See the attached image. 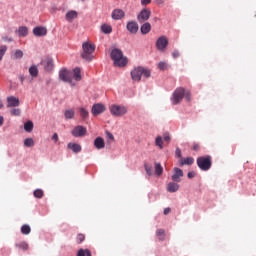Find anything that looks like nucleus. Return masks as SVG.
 Wrapping results in <instances>:
<instances>
[{
	"mask_svg": "<svg viewBox=\"0 0 256 256\" xmlns=\"http://www.w3.org/2000/svg\"><path fill=\"white\" fill-rule=\"evenodd\" d=\"M110 56L112 61H114L115 67H125L128 63L127 57L123 56V51L119 48L113 49Z\"/></svg>",
	"mask_w": 256,
	"mask_h": 256,
	"instance_id": "nucleus-1",
	"label": "nucleus"
},
{
	"mask_svg": "<svg viewBox=\"0 0 256 256\" xmlns=\"http://www.w3.org/2000/svg\"><path fill=\"white\" fill-rule=\"evenodd\" d=\"M141 77H145L146 79H149V77H151V70L138 66L137 68H134L131 71L132 81H136L139 83V81H141Z\"/></svg>",
	"mask_w": 256,
	"mask_h": 256,
	"instance_id": "nucleus-2",
	"label": "nucleus"
},
{
	"mask_svg": "<svg viewBox=\"0 0 256 256\" xmlns=\"http://www.w3.org/2000/svg\"><path fill=\"white\" fill-rule=\"evenodd\" d=\"M83 52L81 54L82 59L85 61L93 60V53H95V45L90 44L89 42H85L82 44Z\"/></svg>",
	"mask_w": 256,
	"mask_h": 256,
	"instance_id": "nucleus-3",
	"label": "nucleus"
},
{
	"mask_svg": "<svg viewBox=\"0 0 256 256\" xmlns=\"http://www.w3.org/2000/svg\"><path fill=\"white\" fill-rule=\"evenodd\" d=\"M196 163L201 171H209L213 165L211 156H200L197 158Z\"/></svg>",
	"mask_w": 256,
	"mask_h": 256,
	"instance_id": "nucleus-4",
	"label": "nucleus"
},
{
	"mask_svg": "<svg viewBox=\"0 0 256 256\" xmlns=\"http://www.w3.org/2000/svg\"><path fill=\"white\" fill-rule=\"evenodd\" d=\"M59 80L63 81L64 83H69L72 87L75 86L73 83V72L63 68L59 71Z\"/></svg>",
	"mask_w": 256,
	"mask_h": 256,
	"instance_id": "nucleus-5",
	"label": "nucleus"
},
{
	"mask_svg": "<svg viewBox=\"0 0 256 256\" xmlns=\"http://www.w3.org/2000/svg\"><path fill=\"white\" fill-rule=\"evenodd\" d=\"M111 115L114 117H123V115L127 114V107L121 105H111L109 107Z\"/></svg>",
	"mask_w": 256,
	"mask_h": 256,
	"instance_id": "nucleus-6",
	"label": "nucleus"
},
{
	"mask_svg": "<svg viewBox=\"0 0 256 256\" xmlns=\"http://www.w3.org/2000/svg\"><path fill=\"white\" fill-rule=\"evenodd\" d=\"M183 97H185V88L179 87L173 93L172 103L173 105H179L181 101H183Z\"/></svg>",
	"mask_w": 256,
	"mask_h": 256,
	"instance_id": "nucleus-7",
	"label": "nucleus"
},
{
	"mask_svg": "<svg viewBox=\"0 0 256 256\" xmlns=\"http://www.w3.org/2000/svg\"><path fill=\"white\" fill-rule=\"evenodd\" d=\"M167 45H169V39L166 36H160L156 41V49L162 53L167 49Z\"/></svg>",
	"mask_w": 256,
	"mask_h": 256,
	"instance_id": "nucleus-8",
	"label": "nucleus"
},
{
	"mask_svg": "<svg viewBox=\"0 0 256 256\" xmlns=\"http://www.w3.org/2000/svg\"><path fill=\"white\" fill-rule=\"evenodd\" d=\"M150 17H151V10L144 8L138 14L137 19L139 23H145V21H149Z\"/></svg>",
	"mask_w": 256,
	"mask_h": 256,
	"instance_id": "nucleus-9",
	"label": "nucleus"
},
{
	"mask_svg": "<svg viewBox=\"0 0 256 256\" xmlns=\"http://www.w3.org/2000/svg\"><path fill=\"white\" fill-rule=\"evenodd\" d=\"M105 109H106L105 105L101 103H97L92 106L91 113L92 115H94V117H97V115H101V113H105Z\"/></svg>",
	"mask_w": 256,
	"mask_h": 256,
	"instance_id": "nucleus-10",
	"label": "nucleus"
},
{
	"mask_svg": "<svg viewBox=\"0 0 256 256\" xmlns=\"http://www.w3.org/2000/svg\"><path fill=\"white\" fill-rule=\"evenodd\" d=\"M71 133L73 137H85V135H87V128L83 126H76Z\"/></svg>",
	"mask_w": 256,
	"mask_h": 256,
	"instance_id": "nucleus-11",
	"label": "nucleus"
},
{
	"mask_svg": "<svg viewBox=\"0 0 256 256\" xmlns=\"http://www.w3.org/2000/svg\"><path fill=\"white\" fill-rule=\"evenodd\" d=\"M6 101H7V107L9 109H11L13 107H19V105H21L19 98L15 97V96H8Z\"/></svg>",
	"mask_w": 256,
	"mask_h": 256,
	"instance_id": "nucleus-12",
	"label": "nucleus"
},
{
	"mask_svg": "<svg viewBox=\"0 0 256 256\" xmlns=\"http://www.w3.org/2000/svg\"><path fill=\"white\" fill-rule=\"evenodd\" d=\"M126 29L132 35H135L137 33V31H139V24H137V22H135V21H130L127 23Z\"/></svg>",
	"mask_w": 256,
	"mask_h": 256,
	"instance_id": "nucleus-13",
	"label": "nucleus"
},
{
	"mask_svg": "<svg viewBox=\"0 0 256 256\" xmlns=\"http://www.w3.org/2000/svg\"><path fill=\"white\" fill-rule=\"evenodd\" d=\"M33 34L35 37H45V35H47V28L43 26H37L33 29Z\"/></svg>",
	"mask_w": 256,
	"mask_h": 256,
	"instance_id": "nucleus-14",
	"label": "nucleus"
},
{
	"mask_svg": "<svg viewBox=\"0 0 256 256\" xmlns=\"http://www.w3.org/2000/svg\"><path fill=\"white\" fill-rule=\"evenodd\" d=\"M183 177V170L181 168H174V174L172 175V181L175 183H181V178Z\"/></svg>",
	"mask_w": 256,
	"mask_h": 256,
	"instance_id": "nucleus-15",
	"label": "nucleus"
},
{
	"mask_svg": "<svg viewBox=\"0 0 256 256\" xmlns=\"http://www.w3.org/2000/svg\"><path fill=\"white\" fill-rule=\"evenodd\" d=\"M111 17L115 21H119V19H123V17H125V12L122 9H115L112 11Z\"/></svg>",
	"mask_w": 256,
	"mask_h": 256,
	"instance_id": "nucleus-16",
	"label": "nucleus"
},
{
	"mask_svg": "<svg viewBox=\"0 0 256 256\" xmlns=\"http://www.w3.org/2000/svg\"><path fill=\"white\" fill-rule=\"evenodd\" d=\"M42 65H44L45 71H53V67H55V65L53 64L52 58H46L42 62Z\"/></svg>",
	"mask_w": 256,
	"mask_h": 256,
	"instance_id": "nucleus-17",
	"label": "nucleus"
},
{
	"mask_svg": "<svg viewBox=\"0 0 256 256\" xmlns=\"http://www.w3.org/2000/svg\"><path fill=\"white\" fill-rule=\"evenodd\" d=\"M94 147L96 149H105V140L102 137H97L94 140Z\"/></svg>",
	"mask_w": 256,
	"mask_h": 256,
	"instance_id": "nucleus-18",
	"label": "nucleus"
},
{
	"mask_svg": "<svg viewBox=\"0 0 256 256\" xmlns=\"http://www.w3.org/2000/svg\"><path fill=\"white\" fill-rule=\"evenodd\" d=\"M167 191L168 193H177V191H179V184H177L176 182L168 183Z\"/></svg>",
	"mask_w": 256,
	"mask_h": 256,
	"instance_id": "nucleus-19",
	"label": "nucleus"
},
{
	"mask_svg": "<svg viewBox=\"0 0 256 256\" xmlns=\"http://www.w3.org/2000/svg\"><path fill=\"white\" fill-rule=\"evenodd\" d=\"M16 33L19 35V37H27L29 34V29L26 26H20L18 30H16Z\"/></svg>",
	"mask_w": 256,
	"mask_h": 256,
	"instance_id": "nucleus-20",
	"label": "nucleus"
},
{
	"mask_svg": "<svg viewBox=\"0 0 256 256\" xmlns=\"http://www.w3.org/2000/svg\"><path fill=\"white\" fill-rule=\"evenodd\" d=\"M68 149H71V151H73V153H81V145L77 144V143H68L67 145Z\"/></svg>",
	"mask_w": 256,
	"mask_h": 256,
	"instance_id": "nucleus-21",
	"label": "nucleus"
},
{
	"mask_svg": "<svg viewBox=\"0 0 256 256\" xmlns=\"http://www.w3.org/2000/svg\"><path fill=\"white\" fill-rule=\"evenodd\" d=\"M140 31H141L142 35H147L148 33H150V31H151V23H149V22L144 23L141 26Z\"/></svg>",
	"mask_w": 256,
	"mask_h": 256,
	"instance_id": "nucleus-22",
	"label": "nucleus"
},
{
	"mask_svg": "<svg viewBox=\"0 0 256 256\" xmlns=\"http://www.w3.org/2000/svg\"><path fill=\"white\" fill-rule=\"evenodd\" d=\"M195 163V159L193 157H187L179 162L180 167L183 165H193Z\"/></svg>",
	"mask_w": 256,
	"mask_h": 256,
	"instance_id": "nucleus-23",
	"label": "nucleus"
},
{
	"mask_svg": "<svg viewBox=\"0 0 256 256\" xmlns=\"http://www.w3.org/2000/svg\"><path fill=\"white\" fill-rule=\"evenodd\" d=\"M73 19H77V11L71 10L66 14V21H73Z\"/></svg>",
	"mask_w": 256,
	"mask_h": 256,
	"instance_id": "nucleus-24",
	"label": "nucleus"
},
{
	"mask_svg": "<svg viewBox=\"0 0 256 256\" xmlns=\"http://www.w3.org/2000/svg\"><path fill=\"white\" fill-rule=\"evenodd\" d=\"M15 247L20 251H27V249H29V244H27V242H18L15 244Z\"/></svg>",
	"mask_w": 256,
	"mask_h": 256,
	"instance_id": "nucleus-25",
	"label": "nucleus"
},
{
	"mask_svg": "<svg viewBox=\"0 0 256 256\" xmlns=\"http://www.w3.org/2000/svg\"><path fill=\"white\" fill-rule=\"evenodd\" d=\"M102 33H105L106 35H109L113 32V28L109 24H104L101 26Z\"/></svg>",
	"mask_w": 256,
	"mask_h": 256,
	"instance_id": "nucleus-26",
	"label": "nucleus"
},
{
	"mask_svg": "<svg viewBox=\"0 0 256 256\" xmlns=\"http://www.w3.org/2000/svg\"><path fill=\"white\" fill-rule=\"evenodd\" d=\"M29 74L31 77H38L39 75V68L37 66L33 65L29 68Z\"/></svg>",
	"mask_w": 256,
	"mask_h": 256,
	"instance_id": "nucleus-27",
	"label": "nucleus"
},
{
	"mask_svg": "<svg viewBox=\"0 0 256 256\" xmlns=\"http://www.w3.org/2000/svg\"><path fill=\"white\" fill-rule=\"evenodd\" d=\"M73 77L75 79V81H81V68H74L73 70Z\"/></svg>",
	"mask_w": 256,
	"mask_h": 256,
	"instance_id": "nucleus-28",
	"label": "nucleus"
},
{
	"mask_svg": "<svg viewBox=\"0 0 256 256\" xmlns=\"http://www.w3.org/2000/svg\"><path fill=\"white\" fill-rule=\"evenodd\" d=\"M65 119H73L75 117V110L68 109L64 112Z\"/></svg>",
	"mask_w": 256,
	"mask_h": 256,
	"instance_id": "nucleus-29",
	"label": "nucleus"
},
{
	"mask_svg": "<svg viewBox=\"0 0 256 256\" xmlns=\"http://www.w3.org/2000/svg\"><path fill=\"white\" fill-rule=\"evenodd\" d=\"M21 233L22 235H29V233H31V226H29V224L22 225Z\"/></svg>",
	"mask_w": 256,
	"mask_h": 256,
	"instance_id": "nucleus-30",
	"label": "nucleus"
},
{
	"mask_svg": "<svg viewBox=\"0 0 256 256\" xmlns=\"http://www.w3.org/2000/svg\"><path fill=\"white\" fill-rule=\"evenodd\" d=\"M155 174L160 177V175H163V166H161V163H155Z\"/></svg>",
	"mask_w": 256,
	"mask_h": 256,
	"instance_id": "nucleus-31",
	"label": "nucleus"
},
{
	"mask_svg": "<svg viewBox=\"0 0 256 256\" xmlns=\"http://www.w3.org/2000/svg\"><path fill=\"white\" fill-rule=\"evenodd\" d=\"M33 121H27L25 124H24V129L27 133H31V131H33Z\"/></svg>",
	"mask_w": 256,
	"mask_h": 256,
	"instance_id": "nucleus-32",
	"label": "nucleus"
},
{
	"mask_svg": "<svg viewBox=\"0 0 256 256\" xmlns=\"http://www.w3.org/2000/svg\"><path fill=\"white\" fill-rule=\"evenodd\" d=\"M80 116L82 117V119H89V111L85 108H80Z\"/></svg>",
	"mask_w": 256,
	"mask_h": 256,
	"instance_id": "nucleus-33",
	"label": "nucleus"
},
{
	"mask_svg": "<svg viewBox=\"0 0 256 256\" xmlns=\"http://www.w3.org/2000/svg\"><path fill=\"white\" fill-rule=\"evenodd\" d=\"M157 237H159V241H165V230L164 229H158L156 231Z\"/></svg>",
	"mask_w": 256,
	"mask_h": 256,
	"instance_id": "nucleus-34",
	"label": "nucleus"
},
{
	"mask_svg": "<svg viewBox=\"0 0 256 256\" xmlns=\"http://www.w3.org/2000/svg\"><path fill=\"white\" fill-rule=\"evenodd\" d=\"M34 145H35V141L33 140V138H26L24 140L25 147H33Z\"/></svg>",
	"mask_w": 256,
	"mask_h": 256,
	"instance_id": "nucleus-35",
	"label": "nucleus"
},
{
	"mask_svg": "<svg viewBox=\"0 0 256 256\" xmlns=\"http://www.w3.org/2000/svg\"><path fill=\"white\" fill-rule=\"evenodd\" d=\"M77 256H91V251L89 249H80Z\"/></svg>",
	"mask_w": 256,
	"mask_h": 256,
	"instance_id": "nucleus-36",
	"label": "nucleus"
},
{
	"mask_svg": "<svg viewBox=\"0 0 256 256\" xmlns=\"http://www.w3.org/2000/svg\"><path fill=\"white\" fill-rule=\"evenodd\" d=\"M155 145L159 147V149H163V138L161 136L156 137Z\"/></svg>",
	"mask_w": 256,
	"mask_h": 256,
	"instance_id": "nucleus-37",
	"label": "nucleus"
},
{
	"mask_svg": "<svg viewBox=\"0 0 256 256\" xmlns=\"http://www.w3.org/2000/svg\"><path fill=\"white\" fill-rule=\"evenodd\" d=\"M43 195H44V192L41 189H36L34 191V197H36V199H42Z\"/></svg>",
	"mask_w": 256,
	"mask_h": 256,
	"instance_id": "nucleus-38",
	"label": "nucleus"
},
{
	"mask_svg": "<svg viewBox=\"0 0 256 256\" xmlns=\"http://www.w3.org/2000/svg\"><path fill=\"white\" fill-rule=\"evenodd\" d=\"M10 114H11L13 117H19V115H21V109H19V108H13V109L10 111Z\"/></svg>",
	"mask_w": 256,
	"mask_h": 256,
	"instance_id": "nucleus-39",
	"label": "nucleus"
},
{
	"mask_svg": "<svg viewBox=\"0 0 256 256\" xmlns=\"http://www.w3.org/2000/svg\"><path fill=\"white\" fill-rule=\"evenodd\" d=\"M5 53H7V46H1L0 47V61L3 60Z\"/></svg>",
	"mask_w": 256,
	"mask_h": 256,
	"instance_id": "nucleus-40",
	"label": "nucleus"
},
{
	"mask_svg": "<svg viewBox=\"0 0 256 256\" xmlns=\"http://www.w3.org/2000/svg\"><path fill=\"white\" fill-rule=\"evenodd\" d=\"M145 171H146V173H147V175H153V169L151 168V166H149V165H147V164H145Z\"/></svg>",
	"mask_w": 256,
	"mask_h": 256,
	"instance_id": "nucleus-41",
	"label": "nucleus"
},
{
	"mask_svg": "<svg viewBox=\"0 0 256 256\" xmlns=\"http://www.w3.org/2000/svg\"><path fill=\"white\" fill-rule=\"evenodd\" d=\"M158 69H160V71H165V69H167V64L165 62H159Z\"/></svg>",
	"mask_w": 256,
	"mask_h": 256,
	"instance_id": "nucleus-42",
	"label": "nucleus"
},
{
	"mask_svg": "<svg viewBox=\"0 0 256 256\" xmlns=\"http://www.w3.org/2000/svg\"><path fill=\"white\" fill-rule=\"evenodd\" d=\"M184 97L186 101H191V92L189 90H184Z\"/></svg>",
	"mask_w": 256,
	"mask_h": 256,
	"instance_id": "nucleus-43",
	"label": "nucleus"
},
{
	"mask_svg": "<svg viewBox=\"0 0 256 256\" xmlns=\"http://www.w3.org/2000/svg\"><path fill=\"white\" fill-rule=\"evenodd\" d=\"M15 59H21L23 57V51L17 50L14 54Z\"/></svg>",
	"mask_w": 256,
	"mask_h": 256,
	"instance_id": "nucleus-44",
	"label": "nucleus"
},
{
	"mask_svg": "<svg viewBox=\"0 0 256 256\" xmlns=\"http://www.w3.org/2000/svg\"><path fill=\"white\" fill-rule=\"evenodd\" d=\"M76 239H77V243H81L82 241H85V235L78 234Z\"/></svg>",
	"mask_w": 256,
	"mask_h": 256,
	"instance_id": "nucleus-45",
	"label": "nucleus"
},
{
	"mask_svg": "<svg viewBox=\"0 0 256 256\" xmlns=\"http://www.w3.org/2000/svg\"><path fill=\"white\" fill-rule=\"evenodd\" d=\"M106 137L110 141H115V136H113V134L111 132H106Z\"/></svg>",
	"mask_w": 256,
	"mask_h": 256,
	"instance_id": "nucleus-46",
	"label": "nucleus"
},
{
	"mask_svg": "<svg viewBox=\"0 0 256 256\" xmlns=\"http://www.w3.org/2000/svg\"><path fill=\"white\" fill-rule=\"evenodd\" d=\"M179 56H180V53H179L177 50H174V51L172 52V57H173V59H177V58H179Z\"/></svg>",
	"mask_w": 256,
	"mask_h": 256,
	"instance_id": "nucleus-47",
	"label": "nucleus"
},
{
	"mask_svg": "<svg viewBox=\"0 0 256 256\" xmlns=\"http://www.w3.org/2000/svg\"><path fill=\"white\" fill-rule=\"evenodd\" d=\"M52 141H54V143H57V141H59V135H57V133L53 134Z\"/></svg>",
	"mask_w": 256,
	"mask_h": 256,
	"instance_id": "nucleus-48",
	"label": "nucleus"
},
{
	"mask_svg": "<svg viewBox=\"0 0 256 256\" xmlns=\"http://www.w3.org/2000/svg\"><path fill=\"white\" fill-rule=\"evenodd\" d=\"M195 175H197V174L192 171V172H188L187 177H188V179H193L195 177Z\"/></svg>",
	"mask_w": 256,
	"mask_h": 256,
	"instance_id": "nucleus-49",
	"label": "nucleus"
},
{
	"mask_svg": "<svg viewBox=\"0 0 256 256\" xmlns=\"http://www.w3.org/2000/svg\"><path fill=\"white\" fill-rule=\"evenodd\" d=\"M151 3V0H141V5L147 6Z\"/></svg>",
	"mask_w": 256,
	"mask_h": 256,
	"instance_id": "nucleus-50",
	"label": "nucleus"
},
{
	"mask_svg": "<svg viewBox=\"0 0 256 256\" xmlns=\"http://www.w3.org/2000/svg\"><path fill=\"white\" fill-rule=\"evenodd\" d=\"M163 213L164 215H169L171 213V208H165Z\"/></svg>",
	"mask_w": 256,
	"mask_h": 256,
	"instance_id": "nucleus-51",
	"label": "nucleus"
},
{
	"mask_svg": "<svg viewBox=\"0 0 256 256\" xmlns=\"http://www.w3.org/2000/svg\"><path fill=\"white\" fill-rule=\"evenodd\" d=\"M164 141L170 142L171 141V137H169V135L164 136Z\"/></svg>",
	"mask_w": 256,
	"mask_h": 256,
	"instance_id": "nucleus-52",
	"label": "nucleus"
},
{
	"mask_svg": "<svg viewBox=\"0 0 256 256\" xmlns=\"http://www.w3.org/2000/svg\"><path fill=\"white\" fill-rule=\"evenodd\" d=\"M176 155L178 157H181V149H179V148L176 149Z\"/></svg>",
	"mask_w": 256,
	"mask_h": 256,
	"instance_id": "nucleus-53",
	"label": "nucleus"
},
{
	"mask_svg": "<svg viewBox=\"0 0 256 256\" xmlns=\"http://www.w3.org/2000/svg\"><path fill=\"white\" fill-rule=\"evenodd\" d=\"M193 150H194V151H199V144H195V145L193 146Z\"/></svg>",
	"mask_w": 256,
	"mask_h": 256,
	"instance_id": "nucleus-54",
	"label": "nucleus"
},
{
	"mask_svg": "<svg viewBox=\"0 0 256 256\" xmlns=\"http://www.w3.org/2000/svg\"><path fill=\"white\" fill-rule=\"evenodd\" d=\"M4 121H5V119L3 118V116H0V127L3 126Z\"/></svg>",
	"mask_w": 256,
	"mask_h": 256,
	"instance_id": "nucleus-55",
	"label": "nucleus"
},
{
	"mask_svg": "<svg viewBox=\"0 0 256 256\" xmlns=\"http://www.w3.org/2000/svg\"><path fill=\"white\" fill-rule=\"evenodd\" d=\"M3 41H9V42H11V41H13V39L8 38V37H3Z\"/></svg>",
	"mask_w": 256,
	"mask_h": 256,
	"instance_id": "nucleus-56",
	"label": "nucleus"
},
{
	"mask_svg": "<svg viewBox=\"0 0 256 256\" xmlns=\"http://www.w3.org/2000/svg\"><path fill=\"white\" fill-rule=\"evenodd\" d=\"M20 81H21V83H23L25 81V76H21Z\"/></svg>",
	"mask_w": 256,
	"mask_h": 256,
	"instance_id": "nucleus-57",
	"label": "nucleus"
},
{
	"mask_svg": "<svg viewBox=\"0 0 256 256\" xmlns=\"http://www.w3.org/2000/svg\"><path fill=\"white\" fill-rule=\"evenodd\" d=\"M0 109H3V102L0 100Z\"/></svg>",
	"mask_w": 256,
	"mask_h": 256,
	"instance_id": "nucleus-58",
	"label": "nucleus"
},
{
	"mask_svg": "<svg viewBox=\"0 0 256 256\" xmlns=\"http://www.w3.org/2000/svg\"><path fill=\"white\" fill-rule=\"evenodd\" d=\"M157 3H163V0H157Z\"/></svg>",
	"mask_w": 256,
	"mask_h": 256,
	"instance_id": "nucleus-59",
	"label": "nucleus"
}]
</instances>
